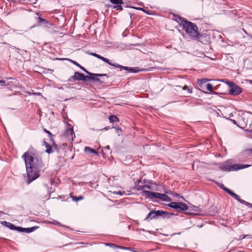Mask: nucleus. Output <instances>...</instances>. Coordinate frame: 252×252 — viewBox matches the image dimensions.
Wrapping results in <instances>:
<instances>
[{
  "label": "nucleus",
  "mask_w": 252,
  "mask_h": 252,
  "mask_svg": "<svg viewBox=\"0 0 252 252\" xmlns=\"http://www.w3.org/2000/svg\"><path fill=\"white\" fill-rule=\"evenodd\" d=\"M230 121L234 125H237V122L235 120L233 119H230Z\"/></svg>",
  "instance_id": "obj_38"
},
{
  "label": "nucleus",
  "mask_w": 252,
  "mask_h": 252,
  "mask_svg": "<svg viewBox=\"0 0 252 252\" xmlns=\"http://www.w3.org/2000/svg\"><path fill=\"white\" fill-rule=\"evenodd\" d=\"M251 152L252 153V149L250 150Z\"/></svg>",
  "instance_id": "obj_49"
},
{
  "label": "nucleus",
  "mask_w": 252,
  "mask_h": 252,
  "mask_svg": "<svg viewBox=\"0 0 252 252\" xmlns=\"http://www.w3.org/2000/svg\"><path fill=\"white\" fill-rule=\"evenodd\" d=\"M37 228V227L33 226L31 228H23L22 232L31 233L34 231Z\"/></svg>",
  "instance_id": "obj_18"
},
{
  "label": "nucleus",
  "mask_w": 252,
  "mask_h": 252,
  "mask_svg": "<svg viewBox=\"0 0 252 252\" xmlns=\"http://www.w3.org/2000/svg\"><path fill=\"white\" fill-rule=\"evenodd\" d=\"M236 200L240 202L241 203L244 204L246 206H249L250 203L246 201L245 200L242 199L240 198V197L239 195H238L237 194H235L234 196L233 197Z\"/></svg>",
  "instance_id": "obj_11"
},
{
  "label": "nucleus",
  "mask_w": 252,
  "mask_h": 252,
  "mask_svg": "<svg viewBox=\"0 0 252 252\" xmlns=\"http://www.w3.org/2000/svg\"><path fill=\"white\" fill-rule=\"evenodd\" d=\"M138 9H139V10H142V11H144V12H145V10H144V9H143V8H138Z\"/></svg>",
  "instance_id": "obj_45"
},
{
  "label": "nucleus",
  "mask_w": 252,
  "mask_h": 252,
  "mask_svg": "<svg viewBox=\"0 0 252 252\" xmlns=\"http://www.w3.org/2000/svg\"><path fill=\"white\" fill-rule=\"evenodd\" d=\"M249 206H250L251 207H252V204L250 203V205Z\"/></svg>",
  "instance_id": "obj_47"
},
{
  "label": "nucleus",
  "mask_w": 252,
  "mask_h": 252,
  "mask_svg": "<svg viewBox=\"0 0 252 252\" xmlns=\"http://www.w3.org/2000/svg\"><path fill=\"white\" fill-rule=\"evenodd\" d=\"M144 193L146 197L148 198H158L166 202H170L172 200L171 198L168 195L159 192L144 191Z\"/></svg>",
  "instance_id": "obj_4"
},
{
  "label": "nucleus",
  "mask_w": 252,
  "mask_h": 252,
  "mask_svg": "<svg viewBox=\"0 0 252 252\" xmlns=\"http://www.w3.org/2000/svg\"><path fill=\"white\" fill-rule=\"evenodd\" d=\"M174 196H175V197H178L179 196V195L177 193H175L173 195Z\"/></svg>",
  "instance_id": "obj_44"
},
{
  "label": "nucleus",
  "mask_w": 252,
  "mask_h": 252,
  "mask_svg": "<svg viewBox=\"0 0 252 252\" xmlns=\"http://www.w3.org/2000/svg\"><path fill=\"white\" fill-rule=\"evenodd\" d=\"M3 214H4V212L0 211V217L2 216Z\"/></svg>",
  "instance_id": "obj_42"
},
{
  "label": "nucleus",
  "mask_w": 252,
  "mask_h": 252,
  "mask_svg": "<svg viewBox=\"0 0 252 252\" xmlns=\"http://www.w3.org/2000/svg\"><path fill=\"white\" fill-rule=\"evenodd\" d=\"M176 88H182L183 90L187 91V93L188 94H191L192 93V88H189L188 86L185 85L184 87H182L179 85H177L176 86Z\"/></svg>",
  "instance_id": "obj_13"
},
{
  "label": "nucleus",
  "mask_w": 252,
  "mask_h": 252,
  "mask_svg": "<svg viewBox=\"0 0 252 252\" xmlns=\"http://www.w3.org/2000/svg\"><path fill=\"white\" fill-rule=\"evenodd\" d=\"M144 183H146V180H144Z\"/></svg>",
  "instance_id": "obj_48"
},
{
  "label": "nucleus",
  "mask_w": 252,
  "mask_h": 252,
  "mask_svg": "<svg viewBox=\"0 0 252 252\" xmlns=\"http://www.w3.org/2000/svg\"><path fill=\"white\" fill-rule=\"evenodd\" d=\"M85 152L86 153L88 154H97V152L95 150H94L93 149L89 147H85Z\"/></svg>",
  "instance_id": "obj_17"
},
{
  "label": "nucleus",
  "mask_w": 252,
  "mask_h": 252,
  "mask_svg": "<svg viewBox=\"0 0 252 252\" xmlns=\"http://www.w3.org/2000/svg\"><path fill=\"white\" fill-rule=\"evenodd\" d=\"M143 185H137L136 187L137 190H142V193L144 195H145L144 193V191H147V190H145V189H141V188H143Z\"/></svg>",
  "instance_id": "obj_28"
},
{
  "label": "nucleus",
  "mask_w": 252,
  "mask_h": 252,
  "mask_svg": "<svg viewBox=\"0 0 252 252\" xmlns=\"http://www.w3.org/2000/svg\"><path fill=\"white\" fill-rule=\"evenodd\" d=\"M91 75L90 76H85L84 74H83V78L82 81H87L89 79H91Z\"/></svg>",
  "instance_id": "obj_32"
},
{
  "label": "nucleus",
  "mask_w": 252,
  "mask_h": 252,
  "mask_svg": "<svg viewBox=\"0 0 252 252\" xmlns=\"http://www.w3.org/2000/svg\"><path fill=\"white\" fill-rule=\"evenodd\" d=\"M71 63H72L73 64L75 65L76 66L79 67L80 68H81L82 70H83L84 72H85L86 73H87V74H89V72L84 67L82 66L80 64H79L78 63H77L76 62L74 61H73V60H70L69 59L68 60Z\"/></svg>",
  "instance_id": "obj_12"
},
{
  "label": "nucleus",
  "mask_w": 252,
  "mask_h": 252,
  "mask_svg": "<svg viewBox=\"0 0 252 252\" xmlns=\"http://www.w3.org/2000/svg\"><path fill=\"white\" fill-rule=\"evenodd\" d=\"M219 187H220L221 189H223V188H225V187H224V186L223 184H220V185L219 186Z\"/></svg>",
  "instance_id": "obj_40"
},
{
  "label": "nucleus",
  "mask_w": 252,
  "mask_h": 252,
  "mask_svg": "<svg viewBox=\"0 0 252 252\" xmlns=\"http://www.w3.org/2000/svg\"><path fill=\"white\" fill-rule=\"evenodd\" d=\"M179 24L183 26L186 33L192 40H198L202 42L203 35L200 34L197 25L190 21H188L180 16H177L175 19Z\"/></svg>",
  "instance_id": "obj_2"
},
{
  "label": "nucleus",
  "mask_w": 252,
  "mask_h": 252,
  "mask_svg": "<svg viewBox=\"0 0 252 252\" xmlns=\"http://www.w3.org/2000/svg\"><path fill=\"white\" fill-rule=\"evenodd\" d=\"M223 190L225 191L226 192H227L230 195H231L233 197L234 196V195L236 194L235 193L233 192L232 191L230 190L227 188H223Z\"/></svg>",
  "instance_id": "obj_22"
},
{
  "label": "nucleus",
  "mask_w": 252,
  "mask_h": 252,
  "mask_svg": "<svg viewBox=\"0 0 252 252\" xmlns=\"http://www.w3.org/2000/svg\"><path fill=\"white\" fill-rule=\"evenodd\" d=\"M24 160L27 175L26 182L28 184L36 179L39 176V170L43 167L41 158L37 156L30 150L26 152L22 156Z\"/></svg>",
  "instance_id": "obj_1"
},
{
  "label": "nucleus",
  "mask_w": 252,
  "mask_h": 252,
  "mask_svg": "<svg viewBox=\"0 0 252 252\" xmlns=\"http://www.w3.org/2000/svg\"><path fill=\"white\" fill-rule=\"evenodd\" d=\"M37 22H38V24H43V25H49V23L47 20H46L45 19L42 18L40 17H39L37 18Z\"/></svg>",
  "instance_id": "obj_16"
},
{
  "label": "nucleus",
  "mask_w": 252,
  "mask_h": 252,
  "mask_svg": "<svg viewBox=\"0 0 252 252\" xmlns=\"http://www.w3.org/2000/svg\"><path fill=\"white\" fill-rule=\"evenodd\" d=\"M227 84L229 86V93L231 95H237L242 92L241 88L235 85L233 82H228Z\"/></svg>",
  "instance_id": "obj_7"
},
{
  "label": "nucleus",
  "mask_w": 252,
  "mask_h": 252,
  "mask_svg": "<svg viewBox=\"0 0 252 252\" xmlns=\"http://www.w3.org/2000/svg\"><path fill=\"white\" fill-rule=\"evenodd\" d=\"M72 199L73 201H78L79 200H81L84 199V197L82 195H80L79 196H72Z\"/></svg>",
  "instance_id": "obj_24"
},
{
  "label": "nucleus",
  "mask_w": 252,
  "mask_h": 252,
  "mask_svg": "<svg viewBox=\"0 0 252 252\" xmlns=\"http://www.w3.org/2000/svg\"><path fill=\"white\" fill-rule=\"evenodd\" d=\"M91 79L97 82H99L101 84L105 83V82L104 81H101L100 79L98 78L96 76H94L91 75Z\"/></svg>",
  "instance_id": "obj_19"
},
{
  "label": "nucleus",
  "mask_w": 252,
  "mask_h": 252,
  "mask_svg": "<svg viewBox=\"0 0 252 252\" xmlns=\"http://www.w3.org/2000/svg\"><path fill=\"white\" fill-rule=\"evenodd\" d=\"M113 8L116 10L122 11L123 10V7L121 4H118L113 7Z\"/></svg>",
  "instance_id": "obj_25"
},
{
  "label": "nucleus",
  "mask_w": 252,
  "mask_h": 252,
  "mask_svg": "<svg viewBox=\"0 0 252 252\" xmlns=\"http://www.w3.org/2000/svg\"><path fill=\"white\" fill-rule=\"evenodd\" d=\"M83 76V74L78 72H75L74 75L71 76L68 80V81L72 82L74 81H82Z\"/></svg>",
  "instance_id": "obj_9"
},
{
  "label": "nucleus",
  "mask_w": 252,
  "mask_h": 252,
  "mask_svg": "<svg viewBox=\"0 0 252 252\" xmlns=\"http://www.w3.org/2000/svg\"><path fill=\"white\" fill-rule=\"evenodd\" d=\"M53 148H54V149H57L58 146H57V144H56L54 142V143H53Z\"/></svg>",
  "instance_id": "obj_39"
},
{
  "label": "nucleus",
  "mask_w": 252,
  "mask_h": 252,
  "mask_svg": "<svg viewBox=\"0 0 252 252\" xmlns=\"http://www.w3.org/2000/svg\"><path fill=\"white\" fill-rule=\"evenodd\" d=\"M90 55L97 58L98 59L102 60V61L104 62L105 63L109 64V65L111 64V63L110 62V60L109 59L105 58L98 54H97L95 53H91Z\"/></svg>",
  "instance_id": "obj_10"
},
{
  "label": "nucleus",
  "mask_w": 252,
  "mask_h": 252,
  "mask_svg": "<svg viewBox=\"0 0 252 252\" xmlns=\"http://www.w3.org/2000/svg\"><path fill=\"white\" fill-rule=\"evenodd\" d=\"M2 224L6 226L8 228L10 229L11 230H15L16 228V226L10 222H7L6 221H3L2 222Z\"/></svg>",
  "instance_id": "obj_15"
},
{
  "label": "nucleus",
  "mask_w": 252,
  "mask_h": 252,
  "mask_svg": "<svg viewBox=\"0 0 252 252\" xmlns=\"http://www.w3.org/2000/svg\"><path fill=\"white\" fill-rule=\"evenodd\" d=\"M249 136L252 138V130L249 132Z\"/></svg>",
  "instance_id": "obj_41"
},
{
  "label": "nucleus",
  "mask_w": 252,
  "mask_h": 252,
  "mask_svg": "<svg viewBox=\"0 0 252 252\" xmlns=\"http://www.w3.org/2000/svg\"><path fill=\"white\" fill-rule=\"evenodd\" d=\"M110 1L115 4H123L124 3L123 0H109Z\"/></svg>",
  "instance_id": "obj_23"
},
{
  "label": "nucleus",
  "mask_w": 252,
  "mask_h": 252,
  "mask_svg": "<svg viewBox=\"0 0 252 252\" xmlns=\"http://www.w3.org/2000/svg\"><path fill=\"white\" fill-rule=\"evenodd\" d=\"M116 131L118 133V135H120V134H119V131H122V129L120 127H117L116 128Z\"/></svg>",
  "instance_id": "obj_36"
},
{
  "label": "nucleus",
  "mask_w": 252,
  "mask_h": 252,
  "mask_svg": "<svg viewBox=\"0 0 252 252\" xmlns=\"http://www.w3.org/2000/svg\"><path fill=\"white\" fill-rule=\"evenodd\" d=\"M109 126H108V127H104V129H105V130H108V129H109Z\"/></svg>",
  "instance_id": "obj_46"
},
{
  "label": "nucleus",
  "mask_w": 252,
  "mask_h": 252,
  "mask_svg": "<svg viewBox=\"0 0 252 252\" xmlns=\"http://www.w3.org/2000/svg\"><path fill=\"white\" fill-rule=\"evenodd\" d=\"M151 189V190H152L153 189L152 188V187L150 185H143V188H141V189Z\"/></svg>",
  "instance_id": "obj_29"
},
{
  "label": "nucleus",
  "mask_w": 252,
  "mask_h": 252,
  "mask_svg": "<svg viewBox=\"0 0 252 252\" xmlns=\"http://www.w3.org/2000/svg\"><path fill=\"white\" fill-rule=\"evenodd\" d=\"M165 214H166V212L163 210H152L149 212L145 220L157 219L159 217L165 218V216L164 215Z\"/></svg>",
  "instance_id": "obj_5"
},
{
  "label": "nucleus",
  "mask_w": 252,
  "mask_h": 252,
  "mask_svg": "<svg viewBox=\"0 0 252 252\" xmlns=\"http://www.w3.org/2000/svg\"><path fill=\"white\" fill-rule=\"evenodd\" d=\"M43 131L48 135L50 138H52L53 137V135L51 133V132L50 131L47 130L45 128H43Z\"/></svg>",
  "instance_id": "obj_26"
},
{
  "label": "nucleus",
  "mask_w": 252,
  "mask_h": 252,
  "mask_svg": "<svg viewBox=\"0 0 252 252\" xmlns=\"http://www.w3.org/2000/svg\"><path fill=\"white\" fill-rule=\"evenodd\" d=\"M109 120L111 123H114L116 121H119L118 118L115 115H111L109 117Z\"/></svg>",
  "instance_id": "obj_20"
},
{
  "label": "nucleus",
  "mask_w": 252,
  "mask_h": 252,
  "mask_svg": "<svg viewBox=\"0 0 252 252\" xmlns=\"http://www.w3.org/2000/svg\"><path fill=\"white\" fill-rule=\"evenodd\" d=\"M23 227L16 226V228H15V230H17L19 232H23Z\"/></svg>",
  "instance_id": "obj_33"
},
{
  "label": "nucleus",
  "mask_w": 252,
  "mask_h": 252,
  "mask_svg": "<svg viewBox=\"0 0 252 252\" xmlns=\"http://www.w3.org/2000/svg\"><path fill=\"white\" fill-rule=\"evenodd\" d=\"M114 193L115 194H119V195H122V193L121 192V191H115V192H114Z\"/></svg>",
  "instance_id": "obj_37"
},
{
  "label": "nucleus",
  "mask_w": 252,
  "mask_h": 252,
  "mask_svg": "<svg viewBox=\"0 0 252 252\" xmlns=\"http://www.w3.org/2000/svg\"><path fill=\"white\" fill-rule=\"evenodd\" d=\"M251 164H231L229 161H226L219 164L220 170L223 171H236L251 166Z\"/></svg>",
  "instance_id": "obj_3"
},
{
  "label": "nucleus",
  "mask_w": 252,
  "mask_h": 252,
  "mask_svg": "<svg viewBox=\"0 0 252 252\" xmlns=\"http://www.w3.org/2000/svg\"><path fill=\"white\" fill-rule=\"evenodd\" d=\"M173 215H175V214L174 213H168V212H166V214H165L164 216H165V218H167V219H169L171 217V216H173Z\"/></svg>",
  "instance_id": "obj_31"
},
{
  "label": "nucleus",
  "mask_w": 252,
  "mask_h": 252,
  "mask_svg": "<svg viewBox=\"0 0 252 252\" xmlns=\"http://www.w3.org/2000/svg\"><path fill=\"white\" fill-rule=\"evenodd\" d=\"M169 207L176 210L178 212H182L188 209V205L183 202H173L168 204Z\"/></svg>",
  "instance_id": "obj_6"
},
{
  "label": "nucleus",
  "mask_w": 252,
  "mask_h": 252,
  "mask_svg": "<svg viewBox=\"0 0 252 252\" xmlns=\"http://www.w3.org/2000/svg\"><path fill=\"white\" fill-rule=\"evenodd\" d=\"M207 90L209 91H212L213 90V85L210 83H208L206 85Z\"/></svg>",
  "instance_id": "obj_30"
},
{
  "label": "nucleus",
  "mask_w": 252,
  "mask_h": 252,
  "mask_svg": "<svg viewBox=\"0 0 252 252\" xmlns=\"http://www.w3.org/2000/svg\"><path fill=\"white\" fill-rule=\"evenodd\" d=\"M110 65L115 67L118 68H120L121 69H123L126 71H128L129 72L131 73H136L139 71L138 68L137 67H131L128 66H124L122 65H120L117 63H112Z\"/></svg>",
  "instance_id": "obj_8"
},
{
  "label": "nucleus",
  "mask_w": 252,
  "mask_h": 252,
  "mask_svg": "<svg viewBox=\"0 0 252 252\" xmlns=\"http://www.w3.org/2000/svg\"><path fill=\"white\" fill-rule=\"evenodd\" d=\"M10 82L7 81V82L6 83V81L4 80H0V83L1 84V85L2 86H8L9 85Z\"/></svg>",
  "instance_id": "obj_27"
},
{
  "label": "nucleus",
  "mask_w": 252,
  "mask_h": 252,
  "mask_svg": "<svg viewBox=\"0 0 252 252\" xmlns=\"http://www.w3.org/2000/svg\"><path fill=\"white\" fill-rule=\"evenodd\" d=\"M44 145L46 148L45 152L48 154H51L53 152V148L45 141H44Z\"/></svg>",
  "instance_id": "obj_14"
},
{
  "label": "nucleus",
  "mask_w": 252,
  "mask_h": 252,
  "mask_svg": "<svg viewBox=\"0 0 252 252\" xmlns=\"http://www.w3.org/2000/svg\"><path fill=\"white\" fill-rule=\"evenodd\" d=\"M89 74L90 75H92V76H96V77L107 76V77H108V76L107 75V74H100V73L95 74V73H91L89 72Z\"/></svg>",
  "instance_id": "obj_21"
},
{
  "label": "nucleus",
  "mask_w": 252,
  "mask_h": 252,
  "mask_svg": "<svg viewBox=\"0 0 252 252\" xmlns=\"http://www.w3.org/2000/svg\"><path fill=\"white\" fill-rule=\"evenodd\" d=\"M201 81H202L203 82H206L208 81V80L206 79H203L202 80H201Z\"/></svg>",
  "instance_id": "obj_43"
},
{
  "label": "nucleus",
  "mask_w": 252,
  "mask_h": 252,
  "mask_svg": "<svg viewBox=\"0 0 252 252\" xmlns=\"http://www.w3.org/2000/svg\"><path fill=\"white\" fill-rule=\"evenodd\" d=\"M53 223L54 224H56V225H58L61 226H63V225H62L61 224V223L57 221H54Z\"/></svg>",
  "instance_id": "obj_35"
},
{
  "label": "nucleus",
  "mask_w": 252,
  "mask_h": 252,
  "mask_svg": "<svg viewBox=\"0 0 252 252\" xmlns=\"http://www.w3.org/2000/svg\"><path fill=\"white\" fill-rule=\"evenodd\" d=\"M250 236L248 235H242L240 236V239H243L245 238L249 237Z\"/></svg>",
  "instance_id": "obj_34"
}]
</instances>
